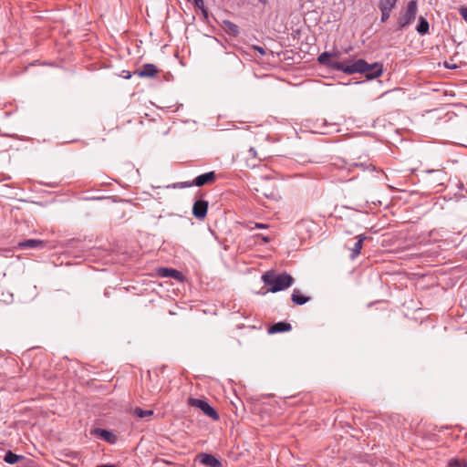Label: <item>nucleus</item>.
I'll list each match as a JSON object with an SVG mask.
<instances>
[{"instance_id":"nucleus-1","label":"nucleus","mask_w":467,"mask_h":467,"mask_svg":"<svg viewBox=\"0 0 467 467\" xmlns=\"http://www.w3.org/2000/svg\"><path fill=\"white\" fill-rule=\"evenodd\" d=\"M263 282L269 285L268 291L276 293L290 287L294 284V278L286 272L275 274L271 271L265 272L262 275Z\"/></svg>"},{"instance_id":"nucleus-2","label":"nucleus","mask_w":467,"mask_h":467,"mask_svg":"<svg viewBox=\"0 0 467 467\" xmlns=\"http://www.w3.org/2000/svg\"><path fill=\"white\" fill-rule=\"evenodd\" d=\"M337 57V52H323L318 56L317 61L334 70L342 71L348 75H352L354 74V71L359 70L358 64L356 66H350L347 61H337L334 59Z\"/></svg>"},{"instance_id":"nucleus-3","label":"nucleus","mask_w":467,"mask_h":467,"mask_svg":"<svg viewBox=\"0 0 467 467\" xmlns=\"http://www.w3.org/2000/svg\"><path fill=\"white\" fill-rule=\"evenodd\" d=\"M418 4L416 0L408 2L406 7L401 9L398 17L399 29L407 28L416 18Z\"/></svg>"},{"instance_id":"nucleus-4","label":"nucleus","mask_w":467,"mask_h":467,"mask_svg":"<svg viewBox=\"0 0 467 467\" xmlns=\"http://www.w3.org/2000/svg\"><path fill=\"white\" fill-rule=\"evenodd\" d=\"M358 64L360 65L358 66L359 70L354 71V74L364 73L366 74V77L368 79L376 78L382 74V66L379 63L368 64L364 59H358L355 62L351 63L350 66H356Z\"/></svg>"},{"instance_id":"nucleus-5","label":"nucleus","mask_w":467,"mask_h":467,"mask_svg":"<svg viewBox=\"0 0 467 467\" xmlns=\"http://www.w3.org/2000/svg\"><path fill=\"white\" fill-rule=\"evenodd\" d=\"M189 404L192 407L200 409L205 415L211 417L213 420L219 419L217 411L203 400L191 398L189 400Z\"/></svg>"},{"instance_id":"nucleus-6","label":"nucleus","mask_w":467,"mask_h":467,"mask_svg":"<svg viewBox=\"0 0 467 467\" xmlns=\"http://www.w3.org/2000/svg\"><path fill=\"white\" fill-rule=\"evenodd\" d=\"M254 191L257 192V197L260 195L265 197L266 199L277 201L279 199V194L276 189L270 186L268 182H265L261 184L258 188H254Z\"/></svg>"},{"instance_id":"nucleus-7","label":"nucleus","mask_w":467,"mask_h":467,"mask_svg":"<svg viewBox=\"0 0 467 467\" xmlns=\"http://www.w3.org/2000/svg\"><path fill=\"white\" fill-rule=\"evenodd\" d=\"M196 460L203 465L209 466V467H223L222 462L215 458L213 454L210 453H199L196 456Z\"/></svg>"},{"instance_id":"nucleus-8","label":"nucleus","mask_w":467,"mask_h":467,"mask_svg":"<svg viewBox=\"0 0 467 467\" xmlns=\"http://www.w3.org/2000/svg\"><path fill=\"white\" fill-rule=\"evenodd\" d=\"M208 211V202L204 200H198L193 203L192 214L197 219H204Z\"/></svg>"},{"instance_id":"nucleus-9","label":"nucleus","mask_w":467,"mask_h":467,"mask_svg":"<svg viewBox=\"0 0 467 467\" xmlns=\"http://www.w3.org/2000/svg\"><path fill=\"white\" fill-rule=\"evenodd\" d=\"M47 242L38 239H26L20 241L17 247L20 249H43L46 247Z\"/></svg>"},{"instance_id":"nucleus-10","label":"nucleus","mask_w":467,"mask_h":467,"mask_svg":"<svg viewBox=\"0 0 467 467\" xmlns=\"http://www.w3.org/2000/svg\"><path fill=\"white\" fill-rule=\"evenodd\" d=\"M216 179V174L214 171H209V172H206V173H203V174H201L199 176H197L194 180H193V183L195 184V186H198V187H202L205 184H209V183H212L215 181Z\"/></svg>"},{"instance_id":"nucleus-11","label":"nucleus","mask_w":467,"mask_h":467,"mask_svg":"<svg viewBox=\"0 0 467 467\" xmlns=\"http://www.w3.org/2000/svg\"><path fill=\"white\" fill-rule=\"evenodd\" d=\"M93 433L110 444H115L118 440L117 436L112 431L105 429H95Z\"/></svg>"},{"instance_id":"nucleus-12","label":"nucleus","mask_w":467,"mask_h":467,"mask_svg":"<svg viewBox=\"0 0 467 467\" xmlns=\"http://www.w3.org/2000/svg\"><path fill=\"white\" fill-rule=\"evenodd\" d=\"M158 275L161 277H171L176 280H181L182 278V275L180 271L167 267L159 268Z\"/></svg>"},{"instance_id":"nucleus-13","label":"nucleus","mask_w":467,"mask_h":467,"mask_svg":"<svg viewBox=\"0 0 467 467\" xmlns=\"http://www.w3.org/2000/svg\"><path fill=\"white\" fill-rule=\"evenodd\" d=\"M158 72L155 65L148 63L144 64L142 67L138 71V75L141 78H152Z\"/></svg>"},{"instance_id":"nucleus-14","label":"nucleus","mask_w":467,"mask_h":467,"mask_svg":"<svg viewBox=\"0 0 467 467\" xmlns=\"http://www.w3.org/2000/svg\"><path fill=\"white\" fill-rule=\"evenodd\" d=\"M292 329V327L289 323L286 322H277L274 325H272L268 328L269 334H275V333H281V332H287Z\"/></svg>"},{"instance_id":"nucleus-15","label":"nucleus","mask_w":467,"mask_h":467,"mask_svg":"<svg viewBox=\"0 0 467 467\" xmlns=\"http://www.w3.org/2000/svg\"><path fill=\"white\" fill-rule=\"evenodd\" d=\"M357 242L355 243L353 248H351L350 258L355 259L359 254L363 247L364 240L367 238L365 234H359L357 237Z\"/></svg>"},{"instance_id":"nucleus-16","label":"nucleus","mask_w":467,"mask_h":467,"mask_svg":"<svg viewBox=\"0 0 467 467\" xmlns=\"http://www.w3.org/2000/svg\"><path fill=\"white\" fill-rule=\"evenodd\" d=\"M223 26L224 31L232 36H237L240 33L239 26L237 25H235L234 23H233L232 21L223 20Z\"/></svg>"},{"instance_id":"nucleus-17","label":"nucleus","mask_w":467,"mask_h":467,"mask_svg":"<svg viewBox=\"0 0 467 467\" xmlns=\"http://www.w3.org/2000/svg\"><path fill=\"white\" fill-rule=\"evenodd\" d=\"M291 299L296 305L301 306L307 303L310 300V297L301 295L298 289H294Z\"/></svg>"},{"instance_id":"nucleus-18","label":"nucleus","mask_w":467,"mask_h":467,"mask_svg":"<svg viewBox=\"0 0 467 467\" xmlns=\"http://www.w3.org/2000/svg\"><path fill=\"white\" fill-rule=\"evenodd\" d=\"M131 414L137 418L144 419L151 417L154 411L152 410H142L140 407H136L131 410Z\"/></svg>"},{"instance_id":"nucleus-19","label":"nucleus","mask_w":467,"mask_h":467,"mask_svg":"<svg viewBox=\"0 0 467 467\" xmlns=\"http://www.w3.org/2000/svg\"><path fill=\"white\" fill-rule=\"evenodd\" d=\"M430 25L429 22L422 16L419 19V24L416 27V30L419 35L424 36L429 32Z\"/></svg>"},{"instance_id":"nucleus-20","label":"nucleus","mask_w":467,"mask_h":467,"mask_svg":"<svg viewBox=\"0 0 467 467\" xmlns=\"http://www.w3.org/2000/svg\"><path fill=\"white\" fill-rule=\"evenodd\" d=\"M378 8L380 11V22L381 23L387 22L389 19L391 12L394 8L390 7V6L380 5H378Z\"/></svg>"},{"instance_id":"nucleus-21","label":"nucleus","mask_w":467,"mask_h":467,"mask_svg":"<svg viewBox=\"0 0 467 467\" xmlns=\"http://www.w3.org/2000/svg\"><path fill=\"white\" fill-rule=\"evenodd\" d=\"M22 458V456L20 455H17L14 452H12L11 451H8L5 457H4V460L5 462L9 463V464H15L20 459Z\"/></svg>"},{"instance_id":"nucleus-22","label":"nucleus","mask_w":467,"mask_h":467,"mask_svg":"<svg viewBox=\"0 0 467 467\" xmlns=\"http://www.w3.org/2000/svg\"><path fill=\"white\" fill-rule=\"evenodd\" d=\"M449 467H467V462L463 459L452 458L448 462Z\"/></svg>"},{"instance_id":"nucleus-23","label":"nucleus","mask_w":467,"mask_h":467,"mask_svg":"<svg viewBox=\"0 0 467 467\" xmlns=\"http://www.w3.org/2000/svg\"><path fill=\"white\" fill-rule=\"evenodd\" d=\"M398 2L399 0H379L378 5L396 8Z\"/></svg>"},{"instance_id":"nucleus-24","label":"nucleus","mask_w":467,"mask_h":467,"mask_svg":"<svg viewBox=\"0 0 467 467\" xmlns=\"http://www.w3.org/2000/svg\"><path fill=\"white\" fill-rule=\"evenodd\" d=\"M194 5L202 11L204 16H207V10L204 5L203 0H193Z\"/></svg>"},{"instance_id":"nucleus-25","label":"nucleus","mask_w":467,"mask_h":467,"mask_svg":"<svg viewBox=\"0 0 467 467\" xmlns=\"http://www.w3.org/2000/svg\"><path fill=\"white\" fill-rule=\"evenodd\" d=\"M192 186H195V184L193 183V181L192 182H179V183H176L174 184V188H189V187H192Z\"/></svg>"},{"instance_id":"nucleus-26","label":"nucleus","mask_w":467,"mask_h":467,"mask_svg":"<svg viewBox=\"0 0 467 467\" xmlns=\"http://www.w3.org/2000/svg\"><path fill=\"white\" fill-rule=\"evenodd\" d=\"M460 15L467 22V6H462L459 9Z\"/></svg>"},{"instance_id":"nucleus-27","label":"nucleus","mask_w":467,"mask_h":467,"mask_svg":"<svg viewBox=\"0 0 467 467\" xmlns=\"http://www.w3.org/2000/svg\"><path fill=\"white\" fill-rule=\"evenodd\" d=\"M267 224H264V223H254V227H252L251 229H265L267 228Z\"/></svg>"},{"instance_id":"nucleus-28","label":"nucleus","mask_w":467,"mask_h":467,"mask_svg":"<svg viewBox=\"0 0 467 467\" xmlns=\"http://www.w3.org/2000/svg\"><path fill=\"white\" fill-rule=\"evenodd\" d=\"M254 49H255L257 52H259L263 56L265 55V48L260 46H254Z\"/></svg>"},{"instance_id":"nucleus-29","label":"nucleus","mask_w":467,"mask_h":467,"mask_svg":"<svg viewBox=\"0 0 467 467\" xmlns=\"http://www.w3.org/2000/svg\"><path fill=\"white\" fill-rule=\"evenodd\" d=\"M248 153H249V155H250L251 157H253V158H256V154H257V152H256V150H255V149H254V148L251 147V148L249 149V150H248Z\"/></svg>"},{"instance_id":"nucleus-30","label":"nucleus","mask_w":467,"mask_h":467,"mask_svg":"<svg viewBox=\"0 0 467 467\" xmlns=\"http://www.w3.org/2000/svg\"><path fill=\"white\" fill-rule=\"evenodd\" d=\"M427 172H429V173L435 172L440 175H442V173H443L441 170H429V171H427Z\"/></svg>"},{"instance_id":"nucleus-31","label":"nucleus","mask_w":467,"mask_h":467,"mask_svg":"<svg viewBox=\"0 0 467 467\" xmlns=\"http://www.w3.org/2000/svg\"><path fill=\"white\" fill-rule=\"evenodd\" d=\"M261 239L265 243H269L272 240V238H270L268 236H261Z\"/></svg>"},{"instance_id":"nucleus-32","label":"nucleus","mask_w":467,"mask_h":467,"mask_svg":"<svg viewBox=\"0 0 467 467\" xmlns=\"http://www.w3.org/2000/svg\"><path fill=\"white\" fill-rule=\"evenodd\" d=\"M97 467H116V466L111 465V464H101V465H98Z\"/></svg>"},{"instance_id":"nucleus-33","label":"nucleus","mask_w":467,"mask_h":467,"mask_svg":"<svg viewBox=\"0 0 467 467\" xmlns=\"http://www.w3.org/2000/svg\"><path fill=\"white\" fill-rule=\"evenodd\" d=\"M261 4L265 5L267 3V0H258Z\"/></svg>"}]
</instances>
